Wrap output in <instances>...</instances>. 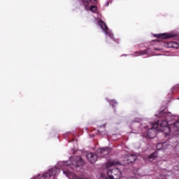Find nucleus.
Returning <instances> with one entry per match:
<instances>
[{
  "label": "nucleus",
  "instance_id": "obj_1",
  "mask_svg": "<svg viewBox=\"0 0 179 179\" xmlns=\"http://www.w3.org/2000/svg\"><path fill=\"white\" fill-rule=\"evenodd\" d=\"M81 1L85 10H90L93 13L97 12V6H94L97 0H81Z\"/></svg>",
  "mask_w": 179,
  "mask_h": 179
},
{
  "label": "nucleus",
  "instance_id": "obj_2",
  "mask_svg": "<svg viewBox=\"0 0 179 179\" xmlns=\"http://www.w3.org/2000/svg\"><path fill=\"white\" fill-rule=\"evenodd\" d=\"M99 24L101 29H102V30L104 31L105 34H106V36H108L109 37H110V38H113L114 35L113 34L111 31H110V29H108V27H107V25H106V23H104V22H103V20H100L99 21Z\"/></svg>",
  "mask_w": 179,
  "mask_h": 179
},
{
  "label": "nucleus",
  "instance_id": "obj_3",
  "mask_svg": "<svg viewBox=\"0 0 179 179\" xmlns=\"http://www.w3.org/2000/svg\"><path fill=\"white\" fill-rule=\"evenodd\" d=\"M138 159V157H136V155H129L127 157H124V163H134V162H135L136 159Z\"/></svg>",
  "mask_w": 179,
  "mask_h": 179
},
{
  "label": "nucleus",
  "instance_id": "obj_4",
  "mask_svg": "<svg viewBox=\"0 0 179 179\" xmlns=\"http://www.w3.org/2000/svg\"><path fill=\"white\" fill-rule=\"evenodd\" d=\"M97 152L99 155V157H104V156H107V155L110 153V148H100Z\"/></svg>",
  "mask_w": 179,
  "mask_h": 179
},
{
  "label": "nucleus",
  "instance_id": "obj_5",
  "mask_svg": "<svg viewBox=\"0 0 179 179\" xmlns=\"http://www.w3.org/2000/svg\"><path fill=\"white\" fill-rule=\"evenodd\" d=\"M87 159L91 163H96L97 162V155L93 154L92 152L87 153Z\"/></svg>",
  "mask_w": 179,
  "mask_h": 179
},
{
  "label": "nucleus",
  "instance_id": "obj_6",
  "mask_svg": "<svg viewBox=\"0 0 179 179\" xmlns=\"http://www.w3.org/2000/svg\"><path fill=\"white\" fill-rule=\"evenodd\" d=\"M120 164V162L115 160H109L106 164V169H110V167H117Z\"/></svg>",
  "mask_w": 179,
  "mask_h": 179
},
{
  "label": "nucleus",
  "instance_id": "obj_7",
  "mask_svg": "<svg viewBox=\"0 0 179 179\" xmlns=\"http://www.w3.org/2000/svg\"><path fill=\"white\" fill-rule=\"evenodd\" d=\"M176 35L173 34H162L159 35V37L161 38H173V37H175Z\"/></svg>",
  "mask_w": 179,
  "mask_h": 179
},
{
  "label": "nucleus",
  "instance_id": "obj_8",
  "mask_svg": "<svg viewBox=\"0 0 179 179\" xmlns=\"http://www.w3.org/2000/svg\"><path fill=\"white\" fill-rule=\"evenodd\" d=\"M168 47L169 48H179V44L177 42H169L168 43Z\"/></svg>",
  "mask_w": 179,
  "mask_h": 179
},
{
  "label": "nucleus",
  "instance_id": "obj_9",
  "mask_svg": "<svg viewBox=\"0 0 179 179\" xmlns=\"http://www.w3.org/2000/svg\"><path fill=\"white\" fill-rule=\"evenodd\" d=\"M156 157H157V152H155L154 153H152L151 155L148 156V162H153Z\"/></svg>",
  "mask_w": 179,
  "mask_h": 179
},
{
  "label": "nucleus",
  "instance_id": "obj_10",
  "mask_svg": "<svg viewBox=\"0 0 179 179\" xmlns=\"http://www.w3.org/2000/svg\"><path fill=\"white\" fill-rule=\"evenodd\" d=\"M164 145H166V143H163V144L158 143L157 145V148L159 149V150H160V149H162L160 148H164Z\"/></svg>",
  "mask_w": 179,
  "mask_h": 179
},
{
  "label": "nucleus",
  "instance_id": "obj_11",
  "mask_svg": "<svg viewBox=\"0 0 179 179\" xmlns=\"http://www.w3.org/2000/svg\"><path fill=\"white\" fill-rule=\"evenodd\" d=\"M109 103L113 106V107H114V104H117V101L115 100H111Z\"/></svg>",
  "mask_w": 179,
  "mask_h": 179
},
{
  "label": "nucleus",
  "instance_id": "obj_12",
  "mask_svg": "<svg viewBox=\"0 0 179 179\" xmlns=\"http://www.w3.org/2000/svg\"><path fill=\"white\" fill-rule=\"evenodd\" d=\"M163 114H164V112L162 111L159 113V114L158 115V117H162V115H163Z\"/></svg>",
  "mask_w": 179,
  "mask_h": 179
},
{
  "label": "nucleus",
  "instance_id": "obj_13",
  "mask_svg": "<svg viewBox=\"0 0 179 179\" xmlns=\"http://www.w3.org/2000/svg\"><path fill=\"white\" fill-rule=\"evenodd\" d=\"M107 5H108V3H107Z\"/></svg>",
  "mask_w": 179,
  "mask_h": 179
}]
</instances>
